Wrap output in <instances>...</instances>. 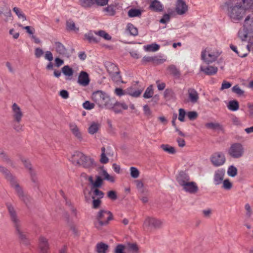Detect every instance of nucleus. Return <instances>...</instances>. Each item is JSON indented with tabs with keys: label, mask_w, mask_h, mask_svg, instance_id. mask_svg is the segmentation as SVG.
I'll return each mask as SVG.
<instances>
[{
	"label": "nucleus",
	"mask_w": 253,
	"mask_h": 253,
	"mask_svg": "<svg viewBox=\"0 0 253 253\" xmlns=\"http://www.w3.org/2000/svg\"><path fill=\"white\" fill-rule=\"evenodd\" d=\"M161 148L165 152L169 154H173L175 153V150L174 147L168 144H162Z\"/></svg>",
	"instance_id": "obj_36"
},
{
	"label": "nucleus",
	"mask_w": 253,
	"mask_h": 253,
	"mask_svg": "<svg viewBox=\"0 0 253 253\" xmlns=\"http://www.w3.org/2000/svg\"><path fill=\"white\" fill-rule=\"evenodd\" d=\"M13 11L15 13V14L17 15L19 19H21L23 20V21H25L26 20V18L24 14L23 13V12L20 9H19L18 7H15L13 9Z\"/></svg>",
	"instance_id": "obj_43"
},
{
	"label": "nucleus",
	"mask_w": 253,
	"mask_h": 253,
	"mask_svg": "<svg viewBox=\"0 0 253 253\" xmlns=\"http://www.w3.org/2000/svg\"><path fill=\"white\" fill-rule=\"evenodd\" d=\"M220 54V52L218 50L207 48L202 51L201 59L205 62L209 64L215 61Z\"/></svg>",
	"instance_id": "obj_7"
},
{
	"label": "nucleus",
	"mask_w": 253,
	"mask_h": 253,
	"mask_svg": "<svg viewBox=\"0 0 253 253\" xmlns=\"http://www.w3.org/2000/svg\"><path fill=\"white\" fill-rule=\"evenodd\" d=\"M125 247L120 244L116 246L114 250V253H125L124 252Z\"/></svg>",
	"instance_id": "obj_62"
},
{
	"label": "nucleus",
	"mask_w": 253,
	"mask_h": 253,
	"mask_svg": "<svg viewBox=\"0 0 253 253\" xmlns=\"http://www.w3.org/2000/svg\"><path fill=\"white\" fill-rule=\"evenodd\" d=\"M226 0L225 5L227 7V14L231 20L234 22L242 20L247 13L242 5L236 2V0Z\"/></svg>",
	"instance_id": "obj_1"
},
{
	"label": "nucleus",
	"mask_w": 253,
	"mask_h": 253,
	"mask_svg": "<svg viewBox=\"0 0 253 253\" xmlns=\"http://www.w3.org/2000/svg\"><path fill=\"white\" fill-rule=\"evenodd\" d=\"M91 98L100 108L108 107L110 106V97L102 91L97 90L94 92Z\"/></svg>",
	"instance_id": "obj_5"
},
{
	"label": "nucleus",
	"mask_w": 253,
	"mask_h": 253,
	"mask_svg": "<svg viewBox=\"0 0 253 253\" xmlns=\"http://www.w3.org/2000/svg\"><path fill=\"white\" fill-rule=\"evenodd\" d=\"M88 180L91 184V190H93L94 188L101 187L103 183V179L99 176H96V180L95 181H94L92 176H89Z\"/></svg>",
	"instance_id": "obj_22"
},
{
	"label": "nucleus",
	"mask_w": 253,
	"mask_h": 253,
	"mask_svg": "<svg viewBox=\"0 0 253 253\" xmlns=\"http://www.w3.org/2000/svg\"><path fill=\"white\" fill-rule=\"evenodd\" d=\"M244 152V146L240 143L232 144L228 150V155L234 159H239L242 157Z\"/></svg>",
	"instance_id": "obj_8"
},
{
	"label": "nucleus",
	"mask_w": 253,
	"mask_h": 253,
	"mask_svg": "<svg viewBox=\"0 0 253 253\" xmlns=\"http://www.w3.org/2000/svg\"><path fill=\"white\" fill-rule=\"evenodd\" d=\"M212 164L215 167L223 165L226 161L224 154L222 152H216L212 155L211 158Z\"/></svg>",
	"instance_id": "obj_9"
},
{
	"label": "nucleus",
	"mask_w": 253,
	"mask_h": 253,
	"mask_svg": "<svg viewBox=\"0 0 253 253\" xmlns=\"http://www.w3.org/2000/svg\"><path fill=\"white\" fill-rule=\"evenodd\" d=\"M162 60H159L156 58V57L144 56L142 59V63L144 64L147 62L158 61L159 63H162Z\"/></svg>",
	"instance_id": "obj_41"
},
{
	"label": "nucleus",
	"mask_w": 253,
	"mask_h": 253,
	"mask_svg": "<svg viewBox=\"0 0 253 253\" xmlns=\"http://www.w3.org/2000/svg\"><path fill=\"white\" fill-rule=\"evenodd\" d=\"M162 225V222L157 219L151 217H147L143 223L144 228H159Z\"/></svg>",
	"instance_id": "obj_11"
},
{
	"label": "nucleus",
	"mask_w": 253,
	"mask_h": 253,
	"mask_svg": "<svg viewBox=\"0 0 253 253\" xmlns=\"http://www.w3.org/2000/svg\"><path fill=\"white\" fill-rule=\"evenodd\" d=\"M110 76L112 78V80L115 82L123 83V82L122 81V78L121 75H120L119 71H118V72H117L116 73H114L110 75Z\"/></svg>",
	"instance_id": "obj_48"
},
{
	"label": "nucleus",
	"mask_w": 253,
	"mask_h": 253,
	"mask_svg": "<svg viewBox=\"0 0 253 253\" xmlns=\"http://www.w3.org/2000/svg\"><path fill=\"white\" fill-rule=\"evenodd\" d=\"M179 116H178V120L180 122H184V117L186 114L185 111L183 109H179Z\"/></svg>",
	"instance_id": "obj_61"
},
{
	"label": "nucleus",
	"mask_w": 253,
	"mask_h": 253,
	"mask_svg": "<svg viewBox=\"0 0 253 253\" xmlns=\"http://www.w3.org/2000/svg\"><path fill=\"white\" fill-rule=\"evenodd\" d=\"M127 29L130 33L131 35L135 36L138 35L137 29L131 24H128Z\"/></svg>",
	"instance_id": "obj_45"
},
{
	"label": "nucleus",
	"mask_w": 253,
	"mask_h": 253,
	"mask_svg": "<svg viewBox=\"0 0 253 253\" xmlns=\"http://www.w3.org/2000/svg\"><path fill=\"white\" fill-rule=\"evenodd\" d=\"M7 208L10 219L15 229L16 233L18 236L19 239L22 243L28 245L29 244V241L27 235L22 230L20 221L17 216L16 211L13 207L11 204H7Z\"/></svg>",
	"instance_id": "obj_3"
},
{
	"label": "nucleus",
	"mask_w": 253,
	"mask_h": 253,
	"mask_svg": "<svg viewBox=\"0 0 253 253\" xmlns=\"http://www.w3.org/2000/svg\"><path fill=\"white\" fill-rule=\"evenodd\" d=\"M70 129L74 136L80 141L83 139V134L80 129L75 124H70L69 125Z\"/></svg>",
	"instance_id": "obj_16"
},
{
	"label": "nucleus",
	"mask_w": 253,
	"mask_h": 253,
	"mask_svg": "<svg viewBox=\"0 0 253 253\" xmlns=\"http://www.w3.org/2000/svg\"><path fill=\"white\" fill-rule=\"evenodd\" d=\"M250 31H248L246 28H245L244 27H243V28L240 29L238 32V37L242 41H245L247 40L248 33Z\"/></svg>",
	"instance_id": "obj_26"
},
{
	"label": "nucleus",
	"mask_w": 253,
	"mask_h": 253,
	"mask_svg": "<svg viewBox=\"0 0 253 253\" xmlns=\"http://www.w3.org/2000/svg\"><path fill=\"white\" fill-rule=\"evenodd\" d=\"M84 156V154L80 152H75L72 156L70 158L71 161L75 165H80V162L83 159Z\"/></svg>",
	"instance_id": "obj_23"
},
{
	"label": "nucleus",
	"mask_w": 253,
	"mask_h": 253,
	"mask_svg": "<svg viewBox=\"0 0 253 253\" xmlns=\"http://www.w3.org/2000/svg\"><path fill=\"white\" fill-rule=\"evenodd\" d=\"M62 72L63 74L67 77H72L73 75V69L69 67L68 65L64 66L62 68Z\"/></svg>",
	"instance_id": "obj_35"
},
{
	"label": "nucleus",
	"mask_w": 253,
	"mask_h": 253,
	"mask_svg": "<svg viewBox=\"0 0 253 253\" xmlns=\"http://www.w3.org/2000/svg\"><path fill=\"white\" fill-rule=\"evenodd\" d=\"M206 126L209 128L216 129L220 128V125L218 123H209L206 124Z\"/></svg>",
	"instance_id": "obj_54"
},
{
	"label": "nucleus",
	"mask_w": 253,
	"mask_h": 253,
	"mask_svg": "<svg viewBox=\"0 0 253 253\" xmlns=\"http://www.w3.org/2000/svg\"><path fill=\"white\" fill-rule=\"evenodd\" d=\"M23 115L21 108L16 103H13L11 106V116L13 119V128L17 131L22 129V126L20 123Z\"/></svg>",
	"instance_id": "obj_4"
},
{
	"label": "nucleus",
	"mask_w": 253,
	"mask_h": 253,
	"mask_svg": "<svg viewBox=\"0 0 253 253\" xmlns=\"http://www.w3.org/2000/svg\"><path fill=\"white\" fill-rule=\"evenodd\" d=\"M89 81L88 74L84 71L81 72L78 79V84L82 86H86L89 84Z\"/></svg>",
	"instance_id": "obj_15"
},
{
	"label": "nucleus",
	"mask_w": 253,
	"mask_h": 253,
	"mask_svg": "<svg viewBox=\"0 0 253 253\" xmlns=\"http://www.w3.org/2000/svg\"><path fill=\"white\" fill-rule=\"evenodd\" d=\"M102 175L104 177V179L108 180L111 182L115 181V178L114 176L110 175L105 170H103L102 172Z\"/></svg>",
	"instance_id": "obj_49"
},
{
	"label": "nucleus",
	"mask_w": 253,
	"mask_h": 253,
	"mask_svg": "<svg viewBox=\"0 0 253 253\" xmlns=\"http://www.w3.org/2000/svg\"><path fill=\"white\" fill-rule=\"evenodd\" d=\"M200 71L205 73L208 75L215 74L217 72V68L212 66H208L205 67L203 66L200 67Z\"/></svg>",
	"instance_id": "obj_24"
},
{
	"label": "nucleus",
	"mask_w": 253,
	"mask_h": 253,
	"mask_svg": "<svg viewBox=\"0 0 253 253\" xmlns=\"http://www.w3.org/2000/svg\"><path fill=\"white\" fill-rule=\"evenodd\" d=\"M227 107L231 111H236L239 109V103L236 100L230 101L227 105Z\"/></svg>",
	"instance_id": "obj_33"
},
{
	"label": "nucleus",
	"mask_w": 253,
	"mask_h": 253,
	"mask_svg": "<svg viewBox=\"0 0 253 253\" xmlns=\"http://www.w3.org/2000/svg\"><path fill=\"white\" fill-rule=\"evenodd\" d=\"M107 71L109 74V75H111L114 73H116L117 72H118L119 69L117 67V66L113 64V63H110L107 66Z\"/></svg>",
	"instance_id": "obj_39"
},
{
	"label": "nucleus",
	"mask_w": 253,
	"mask_h": 253,
	"mask_svg": "<svg viewBox=\"0 0 253 253\" xmlns=\"http://www.w3.org/2000/svg\"><path fill=\"white\" fill-rule=\"evenodd\" d=\"M54 47L56 51L59 54L64 56H68V51L64 45L60 42H55L54 43Z\"/></svg>",
	"instance_id": "obj_21"
},
{
	"label": "nucleus",
	"mask_w": 253,
	"mask_h": 253,
	"mask_svg": "<svg viewBox=\"0 0 253 253\" xmlns=\"http://www.w3.org/2000/svg\"><path fill=\"white\" fill-rule=\"evenodd\" d=\"M83 106L86 110H91L94 107V104L88 101H86L83 103Z\"/></svg>",
	"instance_id": "obj_58"
},
{
	"label": "nucleus",
	"mask_w": 253,
	"mask_h": 253,
	"mask_svg": "<svg viewBox=\"0 0 253 253\" xmlns=\"http://www.w3.org/2000/svg\"><path fill=\"white\" fill-rule=\"evenodd\" d=\"M94 33L96 35H98L100 37H102L105 40H110L111 39V37L104 31L100 30L98 32H95Z\"/></svg>",
	"instance_id": "obj_47"
},
{
	"label": "nucleus",
	"mask_w": 253,
	"mask_h": 253,
	"mask_svg": "<svg viewBox=\"0 0 253 253\" xmlns=\"http://www.w3.org/2000/svg\"><path fill=\"white\" fill-rule=\"evenodd\" d=\"M222 183L223 184L222 187L225 190H230L232 187V184L228 179L224 180Z\"/></svg>",
	"instance_id": "obj_51"
},
{
	"label": "nucleus",
	"mask_w": 253,
	"mask_h": 253,
	"mask_svg": "<svg viewBox=\"0 0 253 253\" xmlns=\"http://www.w3.org/2000/svg\"><path fill=\"white\" fill-rule=\"evenodd\" d=\"M225 171L222 169L215 170L213 175V183L215 185H218L222 183L224 180Z\"/></svg>",
	"instance_id": "obj_12"
},
{
	"label": "nucleus",
	"mask_w": 253,
	"mask_h": 253,
	"mask_svg": "<svg viewBox=\"0 0 253 253\" xmlns=\"http://www.w3.org/2000/svg\"><path fill=\"white\" fill-rule=\"evenodd\" d=\"M237 169L234 166H230L227 169V174L231 177H235L237 174Z\"/></svg>",
	"instance_id": "obj_44"
},
{
	"label": "nucleus",
	"mask_w": 253,
	"mask_h": 253,
	"mask_svg": "<svg viewBox=\"0 0 253 253\" xmlns=\"http://www.w3.org/2000/svg\"><path fill=\"white\" fill-rule=\"evenodd\" d=\"M92 198L93 199L92 201V207L94 209H97L100 206V205L101 204V200L100 199H95V197L94 196H92Z\"/></svg>",
	"instance_id": "obj_59"
},
{
	"label": "nucleus",
	"mask_w": 253,
	"mask_h": 253,
	"mask_svg": "<svg viewBox=\"0 0 253 253\" xmlns=\"http://www.w3.org/2000/svg\"><path fill=\"white\" fill-rule=\"evenodd\" d=\"M130 175L133 178L138 177L139 175V171L138 169L135 167H131L130 168Z\"/></svg>",
	"instance_id": "obj_52"
},
{
	"label": "nucleus",
	"mask_w": 253,
	"mask_h": 253,
	"mask_svg": "<svg viewBox=\"0 0 253 253\" xmlns=\"http://www.w3.org/2000/svg\"><path fill=\"white\" fill-rule=\"evenodd\" d=\"M21 160L24 165L25 168L28 169L30 171H32V166L29 161L24 158H21Z\"/></svg>",
	"instance_id": "obj_55"
},
{
	"label": "nucleus",
	"mask_w": 253,
	"mask_h": 253,
	"mask_svg": "<svg viewBox=\"0 0 253 253\" xmlns=\"http://www.w3.org/2000/svg\"><path fill=\"white\" fill-rule=\"evenodd\" d=\"M230 48L233 51H234L239 56H240L241 57H245L247 56L248 55V53H241L240 52V51L238 50L237 47L233 44H231L230 45Z\"/></svg>",
	"instance_id": "obj_50"
},
{
	"label": "nucleus",
	"mask_w": 253,
	"mask_h": 253,
	"mask_svg": "<svg viewBox=\"0 0 253 253\" xmlns=\"http://www.w3.org/2000/svg\"><path fill=\"white\" fill-rule=\"evenodd\" d=\"M100 127V125L97 123H92L88 127V131L90 134L96 133Z\"/></svg>",
	"instance_id": "obj_29"
},
{
	"label": "nucleus",
	"mask_w": 253,
	"mask_h": 253,
	"mask_svg": "<svg viewBox=\"0 0 253 253\" xmlns=\"http://www.w3.org/2000/svg\"><path fill=\"white\" fill-rule=\"evenodd\" d=\"M0 172L10 182L11 187L15 190L19 198L25 204H28L30 201V196L23 191L22 188L10 171L6 168L0 166Z\"/></svg>",
	"instance_id": "obj_2"
},
{
	"label": "nucleus",
	"mask_w": 253,
	"mask_h": 253,
	"mask_svg": "<svg viewBox=\"0 0 253 253\" xmlns=\"http://www.w3.org/2000/svg\"><path fill=\"white\" fill-rule=\"evenodd\" d=\"M97 188H94L93 190L91 189V192L93 193L92 196H94L95 198L101 199L103 197L104 193Z\"/></svg>",
	"instance_id": "obj_46"
},
{
	"label": "nucleus",
	"mask_w": 253,
	"mask_h": 253,
	"mask_svg": "<svg viewBox=\"0 0 253 253\" xmlns=\"http://www.w3.org/2000/svg\"><path fill=\"white\" fill-rule=\"evenodd\" d=\"M112 218V214L111 213L107 211H100L96 216L97 221L94 223L95 226L99 229L101 226L108 224L109 220Z\"/></svg>",
	"instance_id": "obj_6"
},
{
	"label": "nucleus",
	"mask_w": 253,
	"mask_h": 253,
	"mask_svg": "<svg viewBox=\"0 0 253 253\" xmlns=\"http://www.w3.org/2000/svg\"><path fill=\"white\" fill-rule=\"evenodd\" d=\"M82 160L80 166L85 168H89L93 165V160L89 157L84 155L83 159Z\"/></svg>",
	"instance_id": "obj_25"
},
{
	"label": "nucleus",
	"mask_w": 253,
	"mask_h": 253,
	"mask_svg": "<svg viewBox=\"0 0 253 253\" xmlns=\"http://www.w3.org/2000/svg\"><path fill=\"white\" fill-rule=\"evenodd\" d=\"M80 4L84 8L91 7L94 4V0H79Z\"/></svg>",
	"instance_id": "obj_34"
},
{
	"label": "nucleus",
	"mask_w": 253,
	"mask_h": 253,
	"mask_svg": "<svg viewBox=\"0 0 253 253\" xmlns=\"http://www.w3.org/2000/svg\"><path fill=\"white\" fill-rule=\"evenodd\" d=\"M142 92V90H133L132 87H129L126 89V92L127 94L130 95L131 96L137 97L141 94Z\"/></svg>",
	"instance_id": "obj_28"
},
{
	"label": "nucleus",
	"mask_w": 253,
	"mask_h": 253,
	"mask_svg": "<svg viewBox=\"0 0 253 253\" xmlns=\"http://www.w3.org/2000/svg\"><path fill=\"white\" fill-rule=\"evenodd\" d=\"M128 247L129 250L133 252L134 253H137L138 252V248L136 244L128 243Z\"/></svg>",
	"instance_id": "obj_63"
},
{
	"label": "nucleus",
	"mask_w": 253,
	"mask_h": 253,
	"mask_svg": "<svg viewBox=\"0 0 253 253\" xmlns=\"http://www.w3.org/2000/svg\"><path fill=\"white\" fill-rule=\"evenodd\" d=\"M19 26L23 29L26 30L27 33H28L29 35H33L35 32V29L33 27H31L29 26L24 27L21 24H20Z\"/></svg>",
	"instance_id": "obj_60"
},
{
	"label": "nucleus",
	"mask_w": 253,
	"mask_h": 253,
	"mask_svg": "<svg viewBox=\"0 0 253 253\" xmlns=\"http://www.w3.org/2000/svg\"><path fill=\"white\" fill-rule=\"evenodd\" d=\"M242 7L245 9L247 12L250 8L252 7L253 8V0H242Z\"/></svg>",
	"instance_id": "obj_32"
},
{
	"label": "nucleus",
	"mask_w": 253,
	"mask_h": 253,
	"mask_svg": "<svg viewBox=\"0 0 253 253\" xmlns=\"http://www.w3.org/2000/svg\"><path fill=\"white\" fill-rule=\"evenodd\" d=\"M153 86L152 85H150L146 88L144 93L143 94V97L146 99H149L153 97Z\"/></svg>",
	"instance_id": "obj_30"
},
{
	"label": "nucleus",
	"mask_w": 253,
	"mask_h": 253,
	"mask_svg": "<svg viewBox=\"0 0 253 253\" xmlns=\"http://www.w3.org/2000/svg\"><path fill=\"white\" fill-rule=\"evenodd\" d=\"M187 117L190 120H194L198 117V113L195 111H190L186 113Z\"/></svg>",
	"instance_id": "obj_57"
},
{
	"label": "nucleus",
	"mask_w": 253,
	"mask_h": 253,
	"mask_svg": "<svg viewBox=\"0 0 253 253\" xmlns=\"http://www.w3.org/2000/svg\"><path fill=\"white\" fill-rule=\"evenodd\" d=\"M84 37L89 42L97 43L99 41L96 38L94 37L91 32L86 33L84 35Z\"/></svg>",
	"instance_id": "obj_38"
},
{
	"label": "nucleus",
	"mask_w": 253,
	"mask_h": 253,
	"mask_svg": "<svg viewBox=\"0 0 253 253\" xmlns=\"http://www.w3.org/2000/svg\"><path fill=\"white\" fill-rule=\"evenodd\" d=\"M141 14V10L137 9H131L128 12V15L130 17L139 16Z\"/></svg>",
	"instance_id": "obj_42"
},
{
	"label": "nucleus",
	"mask_w": 253,
	"mask_h": 253,
	"mask_svg": "<svg viewBox=\"0 0 253 253\" xmlns=\"http://www.w3.org/2000/svg\"><path fill=\"white\" fill-rule=\"evenodd\" d=\"M168 70L169 71L170 74L174 76H177L179 75V71L174 65H170L169 66Z\"/></svg>",
	"instance_id": "obj_53"
},
{
	"label": "nucleus",
	"mask_w": 253,
	"mask_h": 253,
	"mask_svg": "<svg viewBox=\"0 0 253 253\" xmlns=\"http://www.w3.org/2000/svg\"><path fill=\"white\" fill-rule=\"evenodd\" d=\"M66 26L68 30L78 32L79 28H77L75 23L71 20H68L66 22Z\"/></svg>",
	"instance_id": "obj_37"
},
{
	"label": "nucleus",
	"mask_w": 253,
	"mask_h": 253,
	"mask_svg": "<svg viewBox=\"0 0 253 253\" xmlns=\"http://www.w3.org/2000/svg\"><path fill=\"white\" fill-rule=\"evenodd\" d=\"M187 10V5L182 0H177L176 3L175 11L179 15L184 14Z\"/></svg>",
	"instance_id": "obj_17"
},
{
	"label": "nucleus",
	"mask_w": 253,
	"mask_h": 253,
	"mask_svg": "<svg viewBox=\"0 0 253 253\" xmlns=\"http://www.w3.org/2000/svg\"><path fill=\"white\" fill-rule=\"evenodd\" d=\"M39 247L40 253H47L49 248L48 240L43 236L40 237L39 238Z\"/></svg>",
	"instance_id": "obj_14"
},
{
	"label": "nucleus",
	"mask_w": 253,
	"mask_h": 253,
	"mask_svg": "<svg viewBox=\"0 0 253 253\" xmlns=\"http://www.w3.org/2000/svg\"><path fill=\"white\" fill-rule=\"evenodd\" d=\"M187 99H185V103H191L195 104L198 103L199 99V95L198 92L193 88H189L187 90Z\"/></svg>",
	"instance_id": "obj_10"
},
{
	"label": "nucleus",
	"mask_w": 253,
	"mask_h": 253,
	"mask_svg": "<svg viewBox=\"0 0 253 253\" xmlns=\"http://www.w3.org/2000/svg\"><path fill=\"white\" fill-rule=\"evenodd\" d=\"M182 187L184 191L190 194H195L198 191V187L196 183L190 180Z\"/></svg>",
	"instance_id": "obj_13"
},
{
	"label": "nucleus",
	"mask_w": 253,
	"mask_h": 253,
	"mask_svg": "<svg viewBox=\"0 0 253 253\" xmlns=\"http://www.w3.org/2000/svg\"><path fill=\"white\" fill-rule=\"evenodd\" d=\"M232 90L233 92L239 95H242L244 93V91L242 90L238 85L234 86L232 88Z\"/></svg>",
	"instance_id": "obj_56"
},
{
	"label": "nucleus",
	"mask_w": 253,
	"mask_h": 253,
	"mask_svg": "<svg viewBox=\"0 0 253 253\" xmlns=\"http://www.w3.org/2000/svg\"><path fill=\"white\" fill-rule=\"evenodd\" d=\"M108 197L112 200H115L117 198V194L114 191H110L107 193Z\"/></svg>",
	"instance_id": "obj_64"
},
{
	"label": "nucleus",
	"mask_w": 253,
	"mask_h": 253,
	"mask_svg": "<svg viewBox=\"0 0 253 253\" xmlns=\"http://www.w3.org/2000/svg\"><path fill=\"white\" fill-rule=\"evenodd\" d=\"M176 180L182 187L190 180V177L185 172L181 171L177 176Z\"/></svg>",
	"instance_id": "obj_19"
},
{
	"label": "nucleus",
	"mask_w": 253,
	"mask_h": 253,
	"mask_svg": "<svg viewBox=\"0 0 253 253\" xmlns=\"http://www.w3.org/2000/svg\"><path fill=\"white\" fill-rule=\"evenodd\" d=\"M144 49L146 51L155 52L160 48V46L156 43H152L144 46Z\"/></svg>",
	"instance_id": "obj_27"
},
{
	"label": "nucleus",
	"mask_w": 253,
	"mask_h": 253,
	"mask_svg": "<svg viewBox=\"0 0 253 253\" xmlns=\"http://www.w3.org/2000/svg\"><path fill=\"white\" fill-rule=\"evenodd\" d=\"M108 246L106 244L100 243L96 245V251L98 253H106Z\"/></svg>",
	"instance_id": "obj_31"
},
{
	"label": "nucleus",
	"mask_w": 253,
	"mask_h": 253,
	"mask_svg": "<svg viewBox=\"0 0 253 253\" xmlns=\"http://www.w3.org/2000/svg\"><path fill=\"white\" fill-rule=\"evenodd\" d=\"M103 11L107 13V14L109 16L114 15L116 11L114 6L112 5H108L107 7L103 9Z\"/></svg>",
	"instance_id": "obj_40"
},
{
	"label": "nucleus",
	"mask_w": 253,
	"mask_h": 253,
	"mask_svg": "<svg viewBox=\"0 0 253 253\" xmlns=\"http://www.w3.org/2000/svg\"><path fill=\"white\" fill-rule=\"evenodd\" d=\"M243 27L248 31H253V13L248 15L246 17Z\"/></svg>",
	"instance_id": "obj_18"
},
{
	"label": "nucleus",
	"mask_w": 253,
	"mask_h": 253,
	"mask_svg": "<svg viewBox=\"0 0 253 253\" xmlns=\"http://www.w3.org/2000/svg\"><path fill=\"white\" fill-rule=\"evenodd\" d=\"M149 8L155 12H161L164 9V5L160 1L153 0L150 3Z\"/></svg>",
	"instance_id": "obj_20"
}]
</instances>
